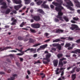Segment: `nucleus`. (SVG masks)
Instances as JSON below:
<instances>
[{
	"label": "nucleus",
	"mask_w": 80,
	"mask_h": 80,
	"mask_svg": "<svg viewBox=\"0 0 80 80\" xmlns=\"http://www.w3.org/2000/svg\"><path fill=\"white\" fill-rule=\"evenodd\" d=\"M57 2H59L60 4L58 3V2H52V4L55 5L57 7L55 8V10L58 12V15L57 16V17L58 18H59L60 20L61 21H63V18L62 16L63 15V13L62 12V10L63 9V8L62 7V4L63 3V1L62 0H56Z\"/></svg>",
	"instance_id": "nucleus-1"
},
{
	"label": "nucleus",
	"mask_w": 80,
	"mask_h": 80,
	"mask_svg": "<svg viewBox=\"0 0 80 80\" xmlns=\"http://www.w3.org/2000/svg\"><path fill=\"white\" fill-rule=\"evenodd\" d=\"M64 2H66V4L67 5H65V4H63V5L64 6H65L66 7L68 8V9H70V10H71V11H74L75 10L72 8L71 7H73V4L72 2L70 0H64Z\"/></svg>",
	"instance_id": "nucleus-2"
},
{
	"label": "nucleus",
	"mask_w": 80,
	"mask_h": 80,
	"mask_svg": "<svg viewBox=\"0 0 80 80\" xmlns=\"http://www.w3.org/2000/svg\"><path fill=\"white\" fill-rule=\"evenodd\" d=\"M15 50H18L19 52H21V53H24V52H27V51H30L31 52H33V53H36V50H37V49H33V48H29L27 50H25V51H23L22 52V50H19V49H17V48H16Z\"/></svg>",
	"instance_id": "nucleus-3"
},
{
	"label": "nucleus",
	"mask_w": 80,
	"mask_h": 80,
	"mask_svg": "<svg viewBox=\"0 0 80 80\" xmlns=\"http://www.w3.org/2000/svg\"><path fill=\"white\" fill-rule=\"evenodd\" d=\"M78 26L75 24H72L71 27L70 28V29L72 30H74L75 29H76V30H79V29H78Z\"/></svg>",
	"instance_id": "nucleus-4"
},
{
	"label": "nucleus",
	"mask_w": 80,
	"mask_h": 80,
	"mask_svg": "<svg viewBox=\"0 0 80 80\" xmlns=\"http://www.w3.org/2000/svg\"><path fill=\"white\" fill-rule=\"evenodd\" d=\"M40 25L39 24H31V27L34 28H40Z\"/></svg>",
	"instance_id": "nucleus-5"
},
{
	"label": "nucleus",
	"mask_w": 80,
	"mask_h": 80,
	"mask_svg": "<svg viewBox=\"0 0 80 80\" xmlns=\"http://www.w3.org/2000/svg\"><path fill=\"white\" fill-rule=\"evenodd\" d=\"M51 54H48L46 55V59L48 62H50V58L51 57Z\"/></svg>",
	"instance_id": "nucleus-6"
},
{
	"label": "nucleus",
	"mask_w": 80,
	"mask_h": 80,
	"mask_svg": "<svg viewBox=\"0 0 80 80\" xmlns=\"http://www.w3.org/2000/svg\"><path fill=\"white\" fill-rule=\"evenodd\" d=\"M73 1L74 3H76V7L80 8V3L78 0H73Z\"/></svg>",
	"instance_id": "nucleus-7"
},
{
	"label": "nucleus",
	"mask_w": 80,
	"mask_h": 80,
	"mask_svg": "<svg viewBox=\"0 0 80 80\" xmlns=\"http://www.w3.org/2000/svg\"><path fill=\"white\" fill-rule=\"evenodd\" d=\"M13 2L16 4H20L22 3L21 0H12Z\"/></svg>",
	"instance_id": "nucleus-8"
},
{
	"label": "nucleus",
	"mask_w": 80,
	"mask_h": 80,
	"mask_svg": "<svg viewBox=\"0 0 80 80\" xmlns=\"http://www.w3.org/2000/svg\"><path fill=\"white\" fill-rule=\"evenodd\" d=\"M1 5L3 6L1 7L2 8H7V3L5 2H3L1 3Z\"/></svg>",
	"instance_id": "nucleus-9"
},
{
	"label": "nucleus",
	"mask_w": 80,
	"mask_h": 80,
	"mask_svg": "<svg viewBox=\"0 0 80 80\" xmlns=\"http://www.w3.org/2000/svg\"><path fill=\"white\" fill-rule=\"evenodd\" d=\"M34 2H36V4L38 5H40L42 4V1L40 0H34Z\"/></svg>",
	"instance_id": "nucleus-10"
},
{
	"label": "nucleus",
	"mask_w": 80,
	"mask_h": 80,
	"mask_svg": "<svg viewBox=\"0 0 80 80\" xmlns=\"http://www.w3.org/2000/svg\"><path fill=\"white\" fill-rule=\"evenodd\" d=\"M22 7V5L21 4L20 5H18V6H15L14 7V8L16 10H18L19 9V8H20Z\"/></svg>",
	"instance_id": "nucleus-11"
},
{
	"label": "nucleus",
	"mask_w": 80,
	"mask_h": 80,
	"mask_svg": "<svg viewBox=\"0 0 80 80\" xmlns=\"http://www.w3.org/2000/svg\"><path fill=\"white\" fill-rule=\"evenodd\" d=\"M31 17L32 18H33L36 21H38V20H40V17L39 16H35L33 18V17H32V15H31Z\"/></svg>",
	"instance_id": "nucleus-12"
},
{
	"label": "nucleus",
	"mask_w": 80,
	"mask_h": 80,
	"mask_svg": "<svg viewBox=\"0 0 80 80\" xmlns=\"http://www.w3.org/2000/svg\"><path fill=\"white\" fill-rule=\"evenodd\" d=\"M63 66V63L62 62V61L59 60V64H58V66L60 67H62Z\"/></svg>",
	"instance_id": "nucleus-13"
},
{
	"label": "nucleus",
	"mask_w": 80,
	"mask_h": 80,
	"mask_svg": "<svg viewBox=\"0 0 80 80\" xmlns=\"http://www.w3.org/2000/svg\"><path fill=\"white\" fill-rule=\"evenodd\" d=\"M55 33H62L63 32V30L61 29H57L55 30Z\"/></svg>",
	"instance_id": "nucleus-14"
},
{
	"label": "nucleus",
	"mask_w": 80,
	"mask_h": 80,
	"mask_svg": "<svg viewBox=\"0 0 80 80\" xmlns=\"http://www.w3.org/2000/svg\"><path fill=\"white\" fill-rule=\"evenodd\" d=\"M58 60H54L53 61V65L55 67V66H57V65H58Z\"/></svg>",
	"instance_id": "nucleus-15"
},
{
	"label": "nucleus",
	"mask_w": 80,
	"mask_h": 80,
	"mask_svg": "<svg viewBox=\"0 0 80 80\" xmlns=\"http://www.w3.org/2000/svg\"><path fill=\"white\" fill-rule=\"evenodd\" d=\"M47 47V44H45L43 45H42L41 46H40V48H42V49H45V48L46 47Z\"/></svg>",
	"instance_id": "nucleus-16"
},
{
	"label": "nucleus",
	"mask_w": 80,
	"mask_h": 80,
	"mask_svg": "<svg viewBox=\"0 0 80 80\" xmlns=\"http://www.w3.org/2000/svg\"><path fill=\"white\" fill-rule=\"evenodd\" d=\"M77 52H78V53H80V50L77 49L76 50L72 52V53H77Z\"/></svg>",
	"instance_id": "nucleus-17"
},
{
	"label": "nucleus",
	"mask_w": 80,
	"mask_h": 80,
	"mask_svg": "<svg viewBox=\"0 0 80 80\" xmlns=\"http://www.w3.org/2000/svg\"><path fill=\"white\" fill-rule=\"evenodd\" d=\"M25 1V4L27 5H28V4H29V3H30V2H31V0H24Z\"/></svg>",
	"instance_id": "nucleus-18"
},
{
	"label": "nucleus",
	"mask_w": 80,
	"mask_h": 80,
	"mask_svg": "<svg viewBox=\"0 0 80 80\" xmlns=\"http://www.w3.org/2000/svg\"><path fill=\"white\" fill-rule=\"evenodd\" d=\"M59 70H60V69H59V68H57V70H56L55 72H56V75H58V74H59L61 72L60 71L59 72H58Z\"/></svg>",
	"instance_id": "nucleus-19"
},
{
	"label": "nucleus",
	"mask_w": 80,
	"mask_h": 80,
	"mask_svg": "<svg viewBox=\"0 0 80 80\" xmlns=\"http://www.w3.org/2000/svg\"><path fill=\"white\" fill-rule=\"evenodd\" d=\"M10 12H11V10L9 9H8L5 11L6 14H8L10 13Z\"/></svg>",
	"instance_id": "nucleus-20"
},
{
	"label": "nucleus",
	"mask_w": 80,
	"mask_h": 80,
	"mask_svg": "<svg viewBox=\"0 0 80 80\" xmlns=\"http://www.w3.org/2000/svg\"><path fill=\"white\" fill-rule=\"evenodd\" d=\"M38 12L41 13L42 14H44V12L42 9H39L38 10Z\"/></svg>",
	"instance_id": "nucleus-21"
},
{
	"label": "nucleus",
	"mask_w": 80,
	"mask_h": 80,
	"mask_svg": "<svg viewBox=\"0 0 80 80\" xmlns=\"http://www.w3.org/2000/svg\"><path fill=\"white\" fill-rule=\"evenodd\" d=\"M29 42H30V43H34L35 41L33 40L31 38H29Z\"/></svg>",
	"instance_id": "nucleus-22"
},
{
	"label": "nucleus",
	"mask_w": 80,
	"mask_h": 80,
	"mask_svg": "<svg viewBox=\"0 0 80 80\" xmlns=\"http://www.w3.org/2000/svg\"><path fill=\"white\" fill-rule=\"evenodd\" d=\"M76 78V74H74L72 75V79L73 80H74Z\"/></svg>",
	"instance_id": "nucleus-23"
},
{
	"label": "nucleus",
	"mask_w": 80,
	"mask_h": 80,
	"mask_svg": "<svg viewBox=\"0 0 80 80\" xmlns=\"http://www.w3.org/2000/svg\"><path fill=\"white\" fill-rule=\"evenodd\" d=\"M63 18L66 21V22H68V21H69L68 20V18L66 16H64Z\"/></svg>",
	"instance_id": "nucleus-24"
},
{
	"label": "nucleus",
	"mask_w": 80,
	"mask_h": 80,
	"mask_svg": "<svg viewBox=\"0 0 80 80\" xmlns=\"http://www.w3.org/2000/svg\"><path fill=\"white\" fill-rule=\"evenodd\" d=\"M42 6H43L44 8H49L48 6V5H46V4L42 5Z\"/></svg>",
	"instance_id": "nucleus-25"
},
{
	"label": "nucleus",
	"mask_w": 80,
	"mask_h": 80,
	"mask_svg": "<svg viewBox=\"0 0 80 80\" xmlns=\"http://www.w3.org/2000/svg\"><path fill=\"white\" fill-rule=\"evenodd\" d=\"M41 44H42L40 43L36 44L33 46V47H38V46H39V45H41Z\"/></svg>",
	"instance_id": "nucleus-26"
},
{
	"label": "nucleus",
	"mask_w": 80,
	"mask_h": 80,
	"mask_svg": "<svg viewBox=\"0 0 80 80\" xmlns=\"http://www.w3.org/2000/svg\"><path fill=\"white\" fill-rule=\"evenodd\" d=\"M17 22V20L15 19L13 20V22L11 24V25H15V24L16 22Z\"/></svg>",
	"instance_id": "nucleus-27"
},
{
	"label": "nucleus",
	"mask_w": 80,
	"mask_h": 80,
	"mask_svg": "<svg viewBox=\"0 0 80 80\" xmlns=\"http://www.w3.org/2000/svg\"><path fill=\"white\" fill-rule=\"evenodd\" d=\"M25 25V22H23L22 23H21L20 25V27H23V26Z\"/></svg>",
	"instance_id": "nucleus-28"
},
{
	"label": "nucleus",
	"mask_w": 80,
	"mask_h": 80,
	"mask_svg": "<svg viewBox=\"0 0 80 80\" xmlns=\"http://www.w3.org/2000/svg\"><path fill=\"white\" fill-rule=\"evenodd\" d=\"M60 39H57L53 41V42H60Z\"/></svg>",
	"instance_id": "nucleus-29"
},
{
	"label": "nucleus",
	"mask_w": 80,
	"mask_h": 80,
	"mask_svg": "<svg viewBox=\"0 0 80 80\" xmlns=\"http://www.w3.org/2000/svg\"><path fill=\"white\" fill-rule=\"evenodd\" d=\"M63 56V55L61 54H59L57 55V57L58 58H60V57H62Z\"/></svg>",
	"instance_id": "nucleus-30"
},
{
	"label": "nucleus",
	"mask_w": 80,
	"mask_h": 80,
	"mask_svg": "<svg viewBox=\"0 0 80 80\" xmlns=\"http://www.w3.org/2000/svg\"><path fill=\"white\" fill-rule=\"evenodd\" d=\"M71 44L70 43H68L66 44L65 46V47H70V46Z\"/></svg>",
	"instance_id": "nucleus-31"
},
{
	"label": "nucleus",
	"mask_w": 80,
	"mask_h": 80,
	"mask_svg": "<svg viewBox=\"0 0 80 80\" xmlns=\"http://www.w3.org/2000/svg\"><path fill=\"white\" fill-rule=\"evenodd\" d=\"M73 19L74 20H75V21H77L78 20V18H73Z\"/></svg>",
	"instance_id": "nucleus-32"
},
{
	"label": "nucleus",
	"mask_w": 80,
	"mask_h": 80,
	"mask_svg": "<svg viewBox=\"0 0 80 80\" xmlns=\"http://www.w3.org/2000/svg\"><path fill=\"white\" fill-rule=\"evenodd\" d=\"M11 48V49H13V48H11L10 47H6L5 48V50H7V49Z\"/></svg>",
	"instance_id": "nucleus-33"
},
{
	"label": "nucleus",
	"mask_w": 80,
	"mask_h": 80,
	"mask_svg": "<svg viewBox=\"0 0 80 80\" xmlns=\"http://www.w3.org/2000/svg\"><path fill=\"white\" fill-rule=\"evenodd\" d=\"M30 31H31V32L32 33H35V30L32 29V28H30Z\"/></svg>",
	"instance_id": "nucleus-34"
},
{
	"label": "nucleus",
	"mask_w": 80,
	"mask_h": 80,
	"mask_svg": "<svg viewBox=\"0 0 80 80\" xmlns=\"http://www.w3.org/2000/svg\"><path fill=\"white\" fill-rule=\"evenodd\" d=\"M40 60H38V61L35 62L34 63V64H36V63H40Z\"/></svg>",
	"instance_id": "nucleus-35"
},
{
	"label": "nucleus",
	"mask_w": 80,
	"mask_h": 80,
	"mask_svg": "<svg viewBox=\"0 0 80 80\" xmlns=\"http://www.w3.org/2000/svg\"><path fill=\"white\" fill-rule=\"evenodd\" d=\"M75 42H76V43H80V39H79L78 40L76 41Z\"/></svg>",
	"instance_id": "nucleus-36"
},
{
	"label": "nucleus",
	"mask_w": 80,
	"mask_h": 80,
	"mask_svg": "<svg viewBox=\"0 0 80 80\" xmlns=\"http://www.w3.org/2000/svg\"><path fill=\"white\" fill-rule=\"evenodd\" d=\"M24 54V53H18L17 54V55H19V56H21L22 55H23Z\"/></svg>",
	"instance_id": "nucleus-37"
},
{
	"label": "nucleus",
	"mask_w": 80,
	"mask_h": 80,
	"mask_svg": "<svg viewBox=\"0 0 80 80\" xmlns=\"http://www.w3.org/2000/svg\"><path fill=\"white\" fill-rule=\"evenodd\" d=\"M35 5V4L33 2H32L30 4V5L31 6H33V5Z\"/></svg>",
	"instance_id": "nucleus-38"
},
{
	"label": "nucleus",
	"mask_w": 80,
	"mask_h": 80,
	"mask_svg": "<svg viewBox=\"0 0 80 80\" xmlns=\"http://www.w3.org/2000/svg\"><path fill=\"white\" fill-rule=\"evenodd\" d=\"M47 1H44L43 3V4H42V6L43 5H45V3H47Z\"/></svg>",
	"instance_id": "nucleus-39"
},
{
	"label": "nucleus",
	"mask_w": 80,
	"mask_h": 80,
	"mask_svg": "<svg viewBox=\"0 0 80 80\" xmlns=\"http://www.w3.org/2000/svg\"><path fill=\"white\" fill-rule=\"evenodd\" d=\"M50 7L52 9H53L54 8V6H53V5H51Z\"/></svg>",
	"instance_id": "nucleus-40"
},
{
	"label": "nucleus",
	"mask_w": 80,
	"mask_h": 80,
	"mask_svg": "<svg viewBox=\"0 0 80 80\" xmlns=\"http://www.w3.org/2000/svg\"><path fill=\"white\" fill-rule=\"evenodd\" d=\"M63 75H64V72H63V71H62L61 72V76H63Z\"/></svg>",
	"instance_id": "nucleus-41"
},
{
	"label": "nucleus",
	"mask_w": 80,
	"mask_h": 80,
	"mask_svg": "<svg viewBox=\"0 0 80 80\" xmlns=\"http://www.w3.org/2000/svg\"><path fill=\"white\" fill-rule=\"evenodd\" d=\"M28 40V39L27 38H26L24 39V42H27Z\"/></svg>",
	"instance_id": "nucleus-42"
},
{
	"label": "nucleus",
	"mask_w": 80,
	"mask_h": 80,
	"mask_svg": "<svg viewBox=\"0 0 80 80\" xmlns=\"http://www.w3.org/2000/svg\"><path fill=\"white\" fill-rule=\"evenodd\" d=\"M58 48L59 50H61V48H62L61 47V46H59L58 47Z\"/></svg>",
	"instance_id": "nucleus-43"
},
{
	"label": "nucleus",
	"mask_w": 80,
	"mask_h": 80,
	"mask_svg": "<svg viewBox=\"0 0 80 80\" xmlns=\"http://www.w3.org/2000/svg\"><path fill=\"white\" fill-rule=\"evenodd\" d=\"M52 50H53V51H56V48H52Z\"/></svg>",
	"instance_id": "nucleus-44"
},
{
	"label": "nucleus",
	"mask_w": 80,
	"mask_h": 80,
	"mask_svg": "<svg viewBox=\"0 0 80 80\" xmlns=\"http://www.w3.org/2000/svg\"><path fill=\"white\" fill-rule=\"evenodd\" d=\"M71 22L72 23H76V22H75V21L73 20H71Z\"/></svg>",
	"instance_id": "nucleus-45"
},
{
	"label": "nucleus",
	"mask_w": 80,
	"mask_h": 80,
	"mask_svg": "<svg viewBox=\"0 0 80 80\" xmlns=\"http://www.w3.org/2000/svg\"><path fill=\"white\" fill-rule=\"evenodd\" d=\"M55 21L56 22H57L59 21V20L58 19L55 18Z\"/></svg>",
	"instance_id": "nucleus-46"
},
{
	"label": "nucleus",
	"mask_w": 80,
	"mask_h": 80,
	"mask_svg": "<svg viewBox=\"0 0 80 80\" xmlns=\"http://www.w3.org/2000/svg\"><path fill=\"white\" fill-rule=\"evenodd\" d=\"M80 71V68H78L76 69L77 72H78Z\"/></svg>",
	"instance_id": "nucleus-47"
},
{
	"label": "nucleus",
	"mask_w": 80,
	"mask_h": 80,
	"mask_svg": "<svg viewBox=\"0 0 80 80\" xmlns=\"http://www.w3.org/2000/svg\"><path fill=\"white\" fill-rule=\"evenodd\" d=\"M45 35L46 36V37H48V35H49V34L47 33H46L45 34Z\"/></svg>",
	"instance_id": "nucleus-48"
},
{
	"label": "nucleus",
	"mask_w": 80,
	"mask_h": 80,
	"mask_svg": "<svg viewBox=\"0 0 80 80\" xmlns=\"http://www.w3.org/2000/svg\"><path fill=\"white\" fill-rule=\"evenodd\" d=\"M60 78H62L63 80H65V77L64 76H61L60 77Z\"/></svg>",
	"instance_id": "nucleus-49"
},
{
	"label": "nucleus",
	"mask_w": 80,
	"mask_h": 80,
	"mask_svg": "<svg viewBox=\"0 0 80 80\" xmlns=\"http://www.w3.org/2000/svg\"><path fill=\"white\" fill-rule=\"evenodd\" d=\"M37 57V54H36L34 55H33V57L35 58V57Z\"/></svg>",
	"instance_id": "nucleus-50"
},
{
	"label": "nucleus",
	"mask_w": 80,
	"mask_h": 80,
	"mask_svg": "<svg viewBox=\"0 0 80 80\" xmlns=\"http://www.w3.org/2000/svg\"><path fill=\"white\" fill-rule=\"evenodd\" d=\"M19 59H20V61H21V62H22V61H23V58H19Z\"/></svg>",
	"instance_id": "nucleus-51"
},
{
	"label": "nucleus",
	"mask_w": 80,
	"mask_h": 80,
	"mask_svg": "<svg viewBox=\"0 0 80 80\" xmlns=\"http://www.w3.org/2000/svg\"><path fill=\"white\" fill-rule=\"evenodd\" d=\"M63 60H66V59L65 58H63L61 59H60V60H61V61H63Z\"/></svg>",
	"instance_id": "nucleus-52"
},
{
	"label": "nucleus",
	"mask_w": 80,
	"mask_h": 80,
	"mask_svg": "<svg viewBox=\"0 0 80 80\" xmlns=\"http://www.w3.org/2000/svg\"><path fill=\"white\" fill-rule=\"evenodd\" d=\"M50 40V39H48L44 41V42H49Z\"/></svg>",
	"instance_id": "nucleus-53"
},
{
	"label": "nucleus",
	"mask_w": 80,
	"mask_h": 80,
	"mask_svg": "<svg viewBox=\"0 0 80 80\" xmlns=\"http://www.w3.org/2000/svg\"><path fill=\"white\" fill-rule=\"evenodd\" d=\"M72 48H73V47H70L68 48V50H71V49H72Z\"/></svg>",
	"instance_id": "nucleus-54"
},
{
	"label": "nucleus",
	"mask_w": 80,
	"mask_h": 80,
	"mask_svg": "<svg viewBox=\"0 0 80 80\" xmlns=\"http://www.w3.org/2000/svg\"><path fill=\"white\" fill-rule=\"evenodd\" d=\"M5 50V49H3L2 48H0V52H2V51H3Z\"/></svg>",
	"instance_id": "nucleus-55"
},
{
	"label": "nucleus",
	"mask_w": 80,
	"mask_h": 80,
	"mask_svg": "<svg viewBox=\"0 0 80 80\" xmlns=\"http://www.w3.org/2000/svg\"><path fill=\"white\" fill-rule=\"evenodd\" d=\"M74 71V70L73 69L72 71L70 72V73H73V72Z\"/></svg>",
	"instance_id": "nucleus-56"
},
{
	"label": "nucleus",
	"mask_w": 80,
	"mask_h": 80,
	"mask_svg": "<svg viewBox=\"0 0 80 80\" xmlns=\"http://www.w3.org/2000/svg\"><path fill=\"white\" fill-rule=\"evenodd\" d=\"M10 52H17V51L14 50L11 51Z\"/></svg>",
	"instance_id": "nucleus-57"
},
{
	"label": "nucleus",
	"mask_w": 80,
	"mask_h": 80,
	"mask_svg": "<svg viewBox=\"0 0 80 80\" xmlns=\"http://www.w3.org/2000/svg\"><path fill=\"white\" fill-rule=\"evenodd\" d=\"M52 46H53V47H56V46H57V44H52Z\"/></svg>",
	"instance_id": "nucleus-58"
},
{
	"label": "nucleus",
	"mask_w": 80,
	"mask_h": 80,
	"mask_svg": "<svg viewBox=\"0 0 80 80\" xmlns=\"http://www.w3.org/2000/svg\"><path fill=\"white\" fill-rule=\"evenodd\" d=\"M73 38H69V39L70 40H73Z\"/></svg>",
	"instance_id": "nucleus-59"
},
{
	"label": "nucleus",
	"mask_w": 80,
	"mask_h": 80,
	"mask_svg": "<svg viewBox=\"0 0 80 80\" xmlns=\"http://www.w3.org/2000/svg\"><path fill=\"white\" fill-rule=\"evenodd\" d=\"M71 68L72 67H69L68 68H67V70H70V68Z\"/></svg>",
	"instance_id": "nucleus-60"
},
{
	"label": "nucleus",
	"mask_w": 80,
	"mask_h": 80,
	"mask_svg": "<svg viewBox=\"0 0 80 80\" xmlns=\"http://www.w3.org/2000/svg\"><path fill=\"white\" fill-rule=\"evenodd\" d=\"M43 63H44L45 64H46V63H47L48 62H46V61H43Z\"/></svg>",
	"instance_id": "nucleus-61"
},
{
	"label": "nucleus",
	"mask_w": 80,
	"mask_h": 80,
	"mask_svg": "<svg viewBox=\"0 0 80 80\" xmlns=\"http://www.w3.org/2000/svg\"><path fill=\"white\" fill-rule=\"evenodd\" d=\"M27 72L28 75H30V71L28 70V71Z\"/></svg>",
	"instance_id": "nucleus-62"
},
{
	"label": "nucleus",
	"mask_w": 80,
	"mask_h": 80,
	"mask_svg": "<svg viewBox=\"0 0 80 80\" xmlns=\"http://www.w3.org/2000/svg\"><path fill=\"white\" fill-rule=\"evenodd\" d=\"M78 12V13H79L80 14V10H77Z\"/></svg>",
	"instance_id": "nucleus-63"
},
{
	"label": "nucleus",
	"mask_w": 80,
	"mask_h": 80,
	"mask_svg": "<svg viewBox=\"0 0 80 80\" xmlns=\"http://www.w3.org/2000/svg\"><path fill=\"white\" fill-rule=\"evenodd\" d=\"M58 80H62V78H61L60 77V78H58Z\"/></svg>",
	"instance_id": "nucleus-64"
}]
</instances>
